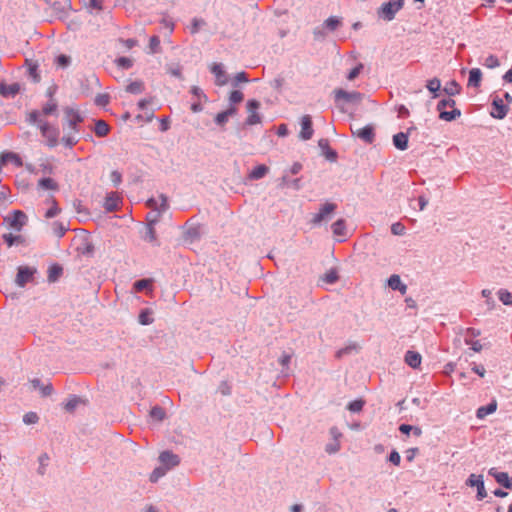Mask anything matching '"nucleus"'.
I'll return each mask as SVG.
<instances>
[{
    "instance_id": "obj_39",
    "label": "nucleus",
    "mask_w": 512,
    "mask_h": 512,
    "mask_svg": "<svg viewBox=\"0 0 512 512\" xmlns=\"http://www.w3.org/2000/svg\"><path fill=\"white\" fill-rule=\"evenodd\" d=\"M426 87L431 93L434 94L433 97L436 98L438 96L437 92L441 88V82L438 78L435 77L433 79L428 80Z\"/></svg>"
},
{
    "instance_id": "obj_15",
    "label": "nucleus",
    "mask_w": 512,
    "mask_h": 512,
    "mask_svg": "<svg viewBox=\"0 0 512 512\" xmlns=\"http://www.w3.org/2000/svg\"><path fill=\"white\" fill-rule=\"evenodd\" d=\"M312 119L310 115H304L301 118V132L300 138L303 140H309L313 136Z\"/></svg>"
},
{
    "instance_id": "obj_16",
    "label": "nucleus",
    "mask_w": 512,
    "mask_h": 512,
    "mask_svg": "<svg viewBox=\"0 0 512 512\" xmlns=\"http://www.w3.org/2000/svg\"><path fill=\"white\" fill-rule=\"evenodd\" d=\"M415 127H410L407 132H399L393 136V145L401 151H404L408 148V137L411 130H414Z\"/></svg>"
},
{
    "instance_id": "obj_48",
    "label": "nucleus",
    "mask_w": 512,
    "mask_h": 512,
    "mask_svg": "<svg viewBox=\"0 0 512 512\" xmlns=\"http://www.w3.org/2000/svg\"><path fill=\"white\" fill-rule=\"evenodd\" d=\"M56 109H57V103L53 99H50V101L43 106L42 113L44 115H50L53 112H55Z\"/></svg>"
},
{
    "instance_id": "obj_9",
    "label": "nucleus",
    "mask_w": 512,
    "mask_h": 512,
    "mask_svg": "<svg viewBox=\"0 0 512 512\" xmlns=\"http://www.w3.org/2000/svg\"><path fill=\"white\" fill-rule=\"evenodd\" d=\"M337 205L334 203L327 202L321 208L320 211L314 215L311 222L315 225L326 221L336 210Z\"/></svg>"
},
{
    "instance_id": "obj_32",
    "label": "nucleus",
    "mask_w": 512,
    "mask_h": 512,
    "mask_svg": "<svg viewBox=\"0 0 512 512\" xmlns=\"http://www.w3.org/2000/svg\"><path fill=\"white\" fill-rule=\"evenodd\" d=\"M145 89L144 82L136 80L127 85L126 91L131 94H141Z\"/></svg>"
},
{
    "instance_id": "obj_31",
    "label": "nucleus",
    "mask_w": 512,
    "mask_h": 512,
    "mask_svg": "<svg viewBox=\"0 0 512 512\" xmlns=\"http://www.w3.org/2000/svg\"><path fill=\"white\" fill-rule=\"evenodd\" d=\"M63 273V268L58 265V264H54L52 266L49 267V270H48V280L49 282H55L59 279V277L62 275Z\"/></svg>"
},
{
    "instance_id": "obj_50",
    "label": "nucleus",
    "mask_w": 512,
    "mask_h": 512,
    "mask_svg": "<svg viewBox=\"0 0 512 512\" xmlns=\"http://www.w3.org/2000/svg\"><path fill=\"white\" fill-rule=\"evenodd\" d=\"M79 403H80V398L74 396L67 401L64 408L67 412L71 413L75 410V408L78 406Z\"/></svg>"
},
{
    "instance_id": "obj_44",
    "label": "nucleus",
    "mask_w": 512,
    "mask_h": 512,
    "mask_svg": "<svg viewBox=\"0 0 512 512\" xmlns=\"http://www.w3.org/2000/svg\"><path fill=\"white\" fill-rule=\"evenodd\" d=\"M498 296H499L500 301L504 305H512V294L509 291H507L505 289H500L498 291Z\"/></svg>"
},
{
    "instance_id": "obj_5",
    "label": "nucleus",
    "mask_w": 512,
    "mask_h": 512,
    "mask_svg": "<svg viewBox=\"0 0 512 512\" xmlns=\"http://www.w3.org/2000/svg\"><path fill=\"white\" fill-rule=\"evenodd\" d=\"M260 102L252 99L247 102V110L249 112V116L245 120V125L252 126L256 124H260L262 122V116L257 112L260 108Z\"/></svg>"
},
{
    "instance_id": "obj_17",
    "label": "nucleus",
    "mask_w": 512,
    "mask_h": 512,
    "mask_svg": "<svg viewBox=\"0 0 512 512\" xmlns=\"http://www.w3.org/2000/svg\"><path fill=\"white\" fill-rule=\"evenodd\" d=\"M33 278V271L28 267H19L16 276V284L24 287Z\"/></svg>"
},
{
    "instance_id": "obj_18",
    "label": "nucleus",
    "mask_w": 512,
    "mask_h": 512,
    "mask_svg": "<svg viewBox=\"0 0 512 512\" xmlns=\"http://www.w3.org/2000/svg\"><path fill=\"white\" fill-rule=\"evenodd\" d=\"M211 72L216 76V85L223 86L227 83V75L223 67L219 63H214L211 67Z\"/></svg>"
},
{
    "instance_id": "obj_23",
    "label": "nucleus",
    "mask_w": 512,
    "mask_h": 512,
    "mask_svg": "<svg viewBox=\"0 0 512 512\" xmlns=\"http://www.w3.org/2000/svg\"><path fill=\"white\" fill-rule=\"evenodd\" d=\"M421 355L415 351H407L405 354V362L412 368H418L421 364Z\"/></svg>"
},
{
    "instance_id": "obj_6",
    "label": "nucleus",
    "mask_w": 512,
    "mask_h": 512,
    "mask_svg": "<svg viewBox=\"0 0 512 512\" xmlns=\"http://www.w3.org/2000/svg\"><path fill=\"white\" fill-rule=\"evenodd\" d=\"M481 335V331L479 329L469 327L465 331L464 342L466 345L470 346L474 352H480L483 348L480 341L475 340L476 337Z\"/></svg>"
},
{
    "instance_id": "obj_11",
    "label": "nucleus",
    "mask_w": 512,
    "mask_h": 512,
    "mask_svg": "<svg viewBox=\"0 0 512 512\" xmlns=\"http://www.w3.org/2000/svg\"><path fill=\"white\" fill-rule=\"evenodd\" d=\"M466 485L470 487L478 486L477 500H483L487 496L482 475L471 474L466 481Z\"/></svg>"
},
{
    "instance_id": "obj_33",
    "label": "nucleus",
    "mask_w": 512,
    "mask_h": 512,
    "mask_svg": "<svg viewBox=\"0 0 512 512\" xmlns=\"http://www.w3.org/2000/svg\"><path fill=\"white\" fill-rule=\"evenodd\" d=\"M38 186L40 188H43V189H46V190L57 191L59 189V185L52 178H42V179H40L38 181Z\"/></svg>"
},
{
    "instance_id": "obj_4",
    "label": "nucleus",
    "mask_w": 512,
    "mask_h": 512,
    "mask_svg": "<svg viewBox=\"0 0 512 512\" xmlns=\"http://www.w3.org/2000/svg\"><path fill=\"white\" fill-rule=\"evenodd\" d=\"M40 131L42 136L46 139V145L50 148H54L58 145L59 141V130L58 128L51 126L48 122L40 124Z\"/></svg>"
},
{
    "instance_id": "obj_35",
    "label": "nucleus",
    "mask_w": 512,
    "mask_h": 512,
    "mask_svg": "<svg viewBox=\"0 0 512 512\" xmlns=\"http://www.w3.org/2000/svg\"><path fill=\"white\" fill-rule=\"evenodd\" d=\"M3 240L8 247H12L15 244H22L24 242V239L21 235H13L11 233L4 234Z\"/></svg>"
},
{
    "instance_id": "obj_10",
    "label": "nucleus",
    "mask_w": 512,
    "mask_h": 512,
    "mask_svg": "<svg viewBox=\"0 0 512 512\" xmlns=\"http://www.w3.org/2000/svg\"><path fill=\"white\" fill-rule=\"evenodd\" d=\"M5 221H7L15 230L21 231L27 222V216L23 211L15 210L11 216H7L5 218Z\"/></svg>"
},
{
    "instance_id": "obj_25",
    "label": "nucleus",
    "mask_w": 512,
    "mask_h": 512,
    "mask_svg": "<svg viewBox=\"0 0 512 512\" xmlns=\"http://www.w3.org/2000/svg\"><path fill=\"white\" fill-rule=\"evenodd\" d=\"M496 409H497V403H496V401H492L491 403H489L485 406L479 407L476 411V416L478 419H483L487 415L494 413L496 411Z\"/></svg>"
},
{
    "instance_id": "obj_46",
    "label": "nucleus",
    "mask_w": 512,
    "mask_h": 512,
    "mask_svg": "<svg viewBox=\"0 0 512 512\" xmlns=\"http://www.w3.org/2000/svg\"><path fill=\"white\" fill-rule=\"evenodd\" d=\"M340 441L338 439H333L332 442L328 443L325 447V451L328 454H334L337 453L340 450Z\"/></svg>"
},
{
    "instance_id": "obj_47",
    "label": "nucleus",
    "mask_w": 512,
    "mask_h": 512,
    "mask_svg": "<svg viewBox=\"0 0 512 512\" xmlns=\"http://www.w3.org/2000/svg\"><path fill=\"white\" fill-rule=\"evenodd\" d=\"M487 68L493 69L500 65L499 59L495 55H489L483 62Z\"/></svg>"
},
{
    "instance_id": "obj_41",
    "label": "nucleus",
    "mask_w": 512,
    "mask_h": 512,
    "mask_svg": "<svg viewBox=\"0 0 512 512\" xmlns=\"http://www.w3.org/2000/svg\"><path fill=\"white\" fill-rule=\"evenodd\" d=\"M51 203V208L45 213V217L48 219L57 216L61 212V209L58 207V203L54 197H51Z\"/></svg>"
},
{
    "instance_id": "obj_52",
    "label": "nucleus",
    "mask_w": 512,
    "mask_h": 512,
    "mask_svg": "<svg viewBox=\"0 0 512 512\" xmlns=\"http://www.w3.org/2000/svg\"><path fill=\"white\" fill-rule=\"evenodd\" d=\"M149 47L152 53H158L160 51V39L154 35L150 38Z\"/></svg>"
},
{
    "instance_id": "obj_37",
    "label": "nucleus",
    "mask_w": 512,
    "mask_h": 512,
    "mask_svg": "<svg viewBox=\"0 0 512 512\" xmlns=\"http://www.w3.org/2000/svg\"><path fill=\"white\" fill-rule=\"evenodd\" d=\"M332 231L336 236H345L346 234V225L343 219H338L336 222L332 224Z\"/></svg>"
},
{
    "instance_id": "obj_29",
    "label": "nucleus",
    "mask_w": 512,
    "mask_h": 512,
    "mask_svg": "<svg viewBox=\"0 0 512 512\" xmlns=\"http://www.w3.org/2000/svg\"><path fill=\"white\" fill-rule=\"evenodd\" d=\"M143 239L147 242L152 243L153 245L158 246V238L155 230V226L153 225H146V233L143 236Z\"/></svg>"
},
{
    "instance_id": "obj_45",
    "label": "nucleus",
    "mask_w": 512,
    "mask_h": 512,
    "mask_svg": "<svg viewBox=\"0 0 512 512\" xmlns=\"http://www.w3.org/2000/svg\"><path fill=\"white\" fill-rule=\"evenodd\" d=\"M150 415L152 418L158 420V421H161L165 418V411L162 407L160 406H155L151 409L150 411Z\"/></svg>"
},
{
    "instance_id": "obj_53",
    "label": "nucleus",
    "mask_w": 512,
    "mask_h": 512,
    "mask_svg": "<svg viewBox=\"0 0 512 512\" xmlns=\"http://www.w3.org/2000/svg\"><path fill=\"white\" fill-rule=\"evenodd\" d=\"M364 404H365V402L363 400H361V399L354 400V401L349 403L348 409L351 412H360L363 409Z\"/></svg>"
},
{
    "instance_id": "obj_2",
    "label": "nucleus",
    "mask_w": 512,
    "mask_h": 512,
    "mask_svg": "<svg viewBox=\"0 0 512 512\" xmlns=\"http://www.w3.org/2000/svg\"><path fill=\"white\" fill-rule=\"evenodd\" d=\"M363 95L358 91L348 92L342 88L334 90V99L338 108L343 110L342 103H359Z\"/></svg>"
},
{
    "instance_id": "obj_27",
    "label": "nucleus",
    "mask_w": 512,
    "mask_h": 512,
    "mask_svg": "<svg viewBox=\"0 0 512 512\" xmlns=\"http://www.w3.org/2000/svg\"><path fill=\"white\" fill-rule=\"evenodd\" d=\"M94 133L98 137H105L110 132V126L104 120H97L93 129Z\"/></svg>"
},
{
    "instance_id": "obj_40",
    "label": "nucleus",
    "mask_w": 512,
    "mask_h": 512,
    "mask_svg": "<svg viewBox=\"0 0 512 512\" xmlns=\"http://www.w3.org/2000/svg\"><path fill=\"white\" fill-rule=\"evenodd\" d=\"M163 212L164 211H154V210L149 212L146 216L147 225L155 226L160 221Z\"/></svg>"
},
{
    "instance_id": "obj_63",
    "label": "nucleus",
    "mask_w": 512,
    "mask_h": 512,
    "mask_svg": "<svg viewBox=\"0 0 512 512\" xmlns=\"http://www.w3.org/2000/svg\"><path fill=\"white\" fill-rule=\"evenodd\" d=\"M62 142L64 143V145L66 147L73 148L78 143V140H76L75 137H73L71 135H65L62 138Z\"/></svg>"
},
{
    "instance_id": "obj_3",
    "label": "nucleus",
    "mask_w": 512,
    "mask_h": 512,
    "mask_svg": "<svg viewBox=\"0 0 512 512\" xmlns=\"http://www.w3.org/2000/svg\"><path fill=\"white\" fill-rule=\"evenodd\" d=\"M403 5L404 0H391L384 3L378 10V16L385 21H392L395 18L396 13L402 9Z\"/></svg>"
},
{
    "instance_id": "obj_8",
    "label": "nucleus",
    "mask_w": 512,
    "mask_h": 512,
    "mask_svg": "<svg viewBox=\"0 0 512 512\" xmlns=\"http://www.w3.org/2000/svg\"><path fill=\"white\" fill-rule=\"evenodd\" d=\"M64 113L70 129L74 132H79V125L84 121L80 113L71 107H66Z\"/></svg>"
},
{
    "instance_id": "obj_42",
    "label": "nucleus",
    "mask_w": 512,
    "mask_h": 512,
    "mask_svg": "<svg viewBox=\"0 0 512 512\" xmlns=\"http://www.w3.org/2000/svg\"><path fill=\"white\" fill-rule=\"evenodd\" d=\"M52 229H53L54 234L58 238H62L65 235L66 231L68 230L67 227H65L64 224L59 221L53 222Z\"/></svg>"
},
{
    "instance_id": "obj_24",
    "label": "nucleus",
    "mask_w": 512,
    "mask_h": 512,
    "mask_svg": "<svg viewBox=\"0 0 512 512\" xmlns=\"http://www.w3.org/2000/svg\"><path fill=\"white\" fill-rule=\"evenodd\" d=\"M388 285L393 290H398L402 294L406 293L407 286L402 283L400 277L396 274L390 276V278L388 279Z\"/></svg>"
},
{
    "instance_id": "obj_51",
    "label": "nucleus",
    "mask_w": 512,
    "mask_h": 512,
    "mask_svg": "<svg viewBox=\"0 0 512 512\" xmlns=\"http://www.w3.org/2000/svg\"><path fill=\"white\" fill-rule=\"evenodd\" d=\"M39 421V417L35 412H28L23 416V422L25 424H36Z\"/></svg>"
},
{
    "instance_id": "obj_55",
    "label": "nucleus",
    "mask_w": 512,
    "mask_h": 512,
    "mask_svg": "<svg viewBox=\"0 0 512 512\" xmlns=\"http://www.w3.org/2000/svg\"><path fill=\"white\" fill-rule=\"evenodd\" d=\"M244 95L239 90H234L231 92L229 100L232 104H238L243 101Z\"/></svg>"
},
{
    "instance_id": "obj_13",
    "label": "nucleus",
    "mask_w": 512,
    "mask_h": 512,
    "mask_svg": "<svg viewBox=\"0 0 512 512\" xmlns=\"http://www.w3.org/2000/svg\"><path fill=\"white\" fill-rule=\"evenodd\" d=\"M159 461L163 465L162 467L168 471L169 469L179 465L180 458L171 451H163L159 456Z\"/></svg>"
},
{
    "instance_id": "obj_28",
    "label": "nucleus",
    "mask_w": 512,
    "mask_h": 512,
    "mask_svg": "<svg viewBox=\"0 0 512 512\" xmlns=\"http://www.w3.org/2000/svg\"><path fill=\"white\" fill-rule=\"evenodd\" d=\"M268 171L269 168L266 165H258L249 173L248 178L250 180H259L263 178L268 173Z\"/></svg>"
},
{
    "instance_id": "obj_34",
    "label": "nucleus",
    "mask_w": 512,
    "mask_h": 512,
    "mask_svg": "<svg viewBox=\"0 0 512 512\" xmlns=\"http://www.w3.org/2000/svg\"><path fill=\"white\" fill-rule=\"evenodd\" d=\"M443 91L449 96H455L461 92V86L455 81L452 80L446 84L443 88Z\"/></svg>"
},
{
    "instance_id": "obj_14",
    "label": "nucleus",
    "mask_w": 512,
    "mask_h": 512,
    "mask_svg": "<svg viewBox=\"0 0 512 512\" xmlns=\"http://www.w3.org/2000/svg\"><path fill=\"white\" fill-rule=\"evenodd\" d=\"M121 198L116 192H111L105 197L104 208L107 212H115L119 210Z\"/></svg>"
},
{
    "instance_id": "obj_62",
    "label": "nucleus",
    "mask_w": 512,
    "mask_h": 512,
    "mask_svg": "<svg viewBox=\"0 0 512 512\" xmlns=\"http://www.w3.org/2000/svg\"><path fill=\"white\" fill-rule=\"evenodd\" d=\"M391 232L394 235H399V236L403 235L405 233V226L400 222H396V223L392 224Z\"/></svg>"
},
{
    "instance_id": "obj_60",
    "label": "nucleus",
    "mask_w": 512,
    "mask_h": 512,
    "mask_svg": "<svg viewBox=\"0 0 512 512\" xmlns=\"http://www.w3.org/2000/svg\"><path fill=\"white\" fill-rule=\"evenodd\" d=\"M363 69V64L359 63L356 67H354L347 75V79L352 81L356 79Z\"/></svg>"
},
{
    "instance_id": "obj_56",
    "label": "nucleus",
    "mask_w": 512,
    "mask_h": 512,
    "mask_svg": "<svg viewBox=\"0 0 512 512\" xmlns=\"http://www.w3.org/2000/svg\"><path fill=\"white\" fill-rule=\"evenodd\" d=\"M248 81H249L248 74L246 72H239L234 77L232 85L237 86L239 83H246Z\"/></svg>"
},
{
    "instance_id": "obj_58",
    "label": "nucleus",
    "mask_w": 512,
    "mask_h": 512,
    "mask_svg": "<svg viewBox=\"0 0 512 512\" xmlns=\"http://www.w3.org/2000/svg\"><path fill=\"white\" fill-rule=\"evenodd\" d=\"M116 63L119 67L123 69H129L132 67L133 62L130 58L127 57H120L116 60Z\"/></svg>"
},
{
    "instance_id": "obj_30",
    "label": "nucleus",
    "mask_w": 512,
    "mask_h": 512,
    "mask_svg": "<svg viewBox=\"0 0 512 512\" xmlns=\"http://www.w3.org/2000/svg\"><path fill=\"white\" fill-rule=\"evenodd\" d=\"M152 283L151 279H141L134 283L133 287L136 292L142 291H152Z\"/></svg>"
},
{
    "instance_id": "obj_36",
    "label": "nucleus",
    "mask_w": 512,
    "mask_h": 512,
    "mask_svg": "<svg viewBox=\"0 0 512 512\" xmlns=\"http://www.w3.org/2000/svg\"><path fill=\"white\" fill-rule=\"evenodd\" d=\"M341 24L342 22L340 18L331 16L327 20H325L323 26L329 31H335L341 26Z\"/></svg>"
},
{
    "instance_id": "obj_21",
    "label": "nucleus",
    "mask_w": 512,
    "mask_h": 512,
    "mask_svg": "<svg viewBox=\"0 0 512 512\" xmlns=\"http://www.w3.org/2000/svg\"><path fill=\"white\" fill-rule=\"evenodd\" d=\"M489 474L493 475L495 480L503 487L507 489L512 488V478L506 472H493V469L489 471Z\"/></svg>"
},
{
    "instance_id": "obj_49",
    "label": "nucleus",
    "mask_w": 512,
    "mask_h": 512,
    "mask_svg": "<svg viewBox=\"0 0 512 512\" xmlns=\"http://www.w3.org/2000/svg\"><path fill=\"white\" fill-rule=\"evenodd\" d=\"M167 470L163 467H157L153 470V472L150 475V481L151 482H157L159 478L164 476L166 474Z\"/></svg>"
},
{
    "instance_id": "obj_7",
    "label": "nucleus",
    "mask_w": 512,
    "mask_h": 512,
    "mask_svg": "<svg viewBox=\"0 0 512 512\" xmlns=\"http://www.w3.org/2000/svg\"><path fill=\"white\" fill-rule=\"evenodd\" d=\"M508 113V106L504 104L499 95H494L492 99L491 116L495 119H503Z\"/></svg>"
},
{
    "instance_id": "obj_59",
    "label": "nucleus",
    "mask_w": 512,
    "mask_h": 512,
    "mask_svg": "<svg viewBox=\"0 0 512 512\" xmlns=\"http://www.w3.org/2000/svg\"><path fill=\"white\" fill-rule=\"evenodd\" d=\"M167 70L172 76L177 77L179 79L183 78L182 67L179 64L169 66Z\"/></svg>"
},
{
    "instance_id": "obj_22",
    "label": "nucleus",
    "mask_w": 512,
    "mask_h": 512,
    "mask_svg": "<svg viewBox=\"0 0 512 512\" xmlns=\"http://www.w3.org/2000/svg\"><path fill=\"white\" fill-rule=\"evenodd\" d=\"M1 163L7 164L8 162H13L17 167H22L23 162L21 157L14 152H4L0 154Z\"/></svg>"
},
{
    "instance_id": "obj_54",
    "label": "nucleus",
    "mask_w": 512,
    "mask_h": 512,
    "mask_svg": "<svg viewBox=\"0 0 512 512\" xmlns=\"http://www.w3.org/2000/svg\"><path fill=\"white\" fill-rule=\"evenodd\" d=\"M323 280L328 284H334L338 280V273L335 270H330L325 273Z\"/></svg>"
},
{
    "instance_id": "obj_61",
    "label": "nucleus",
    "mask_w": 512,
    "mask_h": 512,
    "mask_svg": "<svg viewBox=\"0 0 512 512\" xmlns=\"http://www.w3.org/2000/svg\"><path fill=\"white\" fill-rule=\"evenodd\" d=\"M110 97L108 94H98L95 98V103L98 106L104 107L109 103Z\"/></svg>"
},
{
    "instance_id": "obj_26",
    "label": "nucleus",
    "mask_w": 512,
    "mask_h": 512,
    "mask_svg": "<svg viewBox=\"0 0 512 512\" xmlns=\"http://www.w3.org/2000/svg\"><path fill=\"white\" fill-rule=\"evenodd\" d=\"M482 80V72L479 68H473L469 72L468 86L479 87Z\"/></svg>"
},
{
    "instance_id": "obj_64",
    "label": "nucleus",
    "mask_w": 512,
    "mask_h": 512,
    "mask_svg": "<svg viewBox=\"0 0 512 512\" xmlns=\"http://www.w3.org/2000/svg\"><path fill=\"white\" fill-rule=\"evenodd\" d=\"M191 93L197 97L198 100H204V101H207V96L204 94V92L202 91L201 88H199L198 86H192L191 88Z\"/></svg>"
},
{
    "instance_id": "obj_57",
    "label": "nucleus",
    "mask_w": 512,
    "mask_h": 512,
    "mask_svg": "<svg viewBox=\"0 0 512 512\" xmlns=\"http://www.w3.org/2000/svg\"><path fill=\"white\" fill-rule=\"evenodd\" d=\"M40 114L41 113L38 110L31 111L28 117L29 122L32 124H38V126L40 127V124L45 122L39 119Z\"/></svg>"
},
{
    "instance_id": "obj_38",
    "label": "nucleus",
    "mask_w": 512,
    "mask_h": 512,
    "mask_svg": "<svg viewBox=\"0 0 512 512\" xmlns=\"http://www.w3.org/2000/svg\"><path fill=\"white\" fill-rule=\"evenodd\" d=\"M186 238L191 242L198 240L201 236V227L200 226H192L189 227L185 232Z\"/></svg>"
},
{
    "instance_id": "obj_43",
    "label": "nucleus",
    "mask_w": 512,
    "mask_h": 512,
    "mask_svg": "<svg viewBox=\"0 0 512 512\" xmlns=\"http://www.w3.org/2000/svg\"><path fill=\"white\" fill-rule=\"evenodd\" d=\"M139 322L142 325H149L153 322V318L151 317V311L149 309H144L140 312Z\"/></svg>"
},
{
    "instance_id": "obj_12",
    "label": "nucleus",
    "mask_w": 512,
    "mask_h": 512,
    "mask_svg": "<svg viewBox=\"0 0 512 512\" xmlns=\"http://www.w3.org/2000/svg\"><path fill=\"white\" fill-rule=\"evenodd\" d=\"M351 131L354 136H357L367 144H372L375 140V128L371 124L357 130L351 129Z\"/></svg>"
},
{
    "instance_id": "obj_20",
    "label": "nucleus",
    "mask_w": 512,
    "mask_h": 512,
    "mask_svg": "<svg viewBox=\"0 0 512 512\" xmlns=\"http://www.w3.org/2000/svg\"><path fill=\"white\" fill-rule=\"evenodd\" d=\"M20 91V85L18 83L5 84L0 83V94L3 97H14Z\"/></svg>"
},
{
    "instance_id": "obj_19",
    "label": "nucleus",
    "mask_w": 512,
    "mask_h": 512,
    "mask_svg": "<svg viewBox=\"0 0 512 512\" xmlns=\"http://www.w3.org/2000/svg\"><path fill=\"white\" fill-rule=\"evenodd\" d=\"M161 204H158V201L154 198H150L146 202V206L154 211H166L168 209V200L165 195H160Z\"/></svg>"
},
{
    "instance_id": "obj_1",
    "label": "nucleus",
    "mask_w": 512,
    "mask_h": 512,
    "mask_svg": "<svg viewBox=\"0 0 512 512\" xmlns=\"http://www.w3.org/2000/svg\"><path fill=\"white\" fill-rule=\"evenodd\" d=\"M455 101L451 98L442 99L437 104L439 118L444 121H453L461 116V111L455 108Z\"/></svg>"
}]
</instances>
